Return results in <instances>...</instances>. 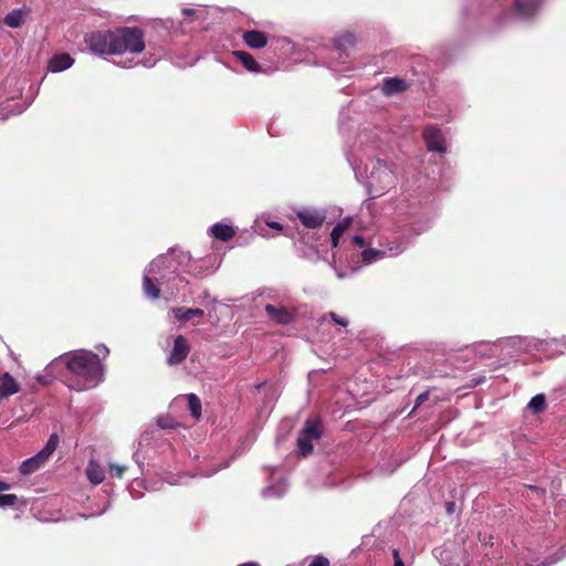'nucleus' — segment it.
<instances>
[{
    "mask_svg": "<svg viewBox=\"0 0 566 566\" xmlns=\"http://www.w3.org/2000/svg\"><path fill=\"white\" fill-rule=\"evenodd\" d=\"M484 380H485V377L484 376H480L479 378L473 379L472 384H470L469 387L473 388V387L478 386L479 384L483 382Z\"/></svg>",
    "mask_w": 566,
    "mask_h": 566,
    "instance_id": "39",
    "label": "nucleus"
},
{
    "mask_svg": "<svg viewBox=\"0 0 566 566\" xmlns=\"http://www.w3.org/2000/svg\"><path fill=\"white\" fill-rule=\"evenodd\" d=\"M255 391L258 395L263 394L264 396V406L271 403L275 397V388L273 385H268L266 382H261L255 386Z\"/></svg>",
    "mask_w": 566,
    "mask_h": 566,
    "instance_id": "24",
    "label": "nucleus"
},
{
    "mask_svg": "<svg viewBox=\"0 0 566 566\" xmlns=\"http://www.w3.org/2000/svg\"><path fill=\"white\" fill-rule=\"evenodd\" d=\"M126 467L125 465H119V464H116V463H111L109 464V474L114 478H123V474L124 472L126 471Z\"/></svg>",
    "mask_w": 566,
    "mask_h": 566,
    "instance_id": "29",
    "label": "nucleus"
},
{
    "mask_svg": "<svg viewBox=\"0 0 566 566\" xmlns=\"http://www.w3.org/2000/svg\"><path fill=\"white\" fill-rule=\"evenodd\" d=\"M356 43V38L353 33L346 32L342 34L338 39H336L335 44L338 49H345L346 46H352Z\"/></svg>",
    "mask_w": 566,
    "mask_h": 566,
    "instance_id": "28",
    "label": "nucleus"
},
{
    "mask_svg": "<svg viewBox=\"0 0 566 566\" xmlns=\"http://www.w3.org/2000/svg\"><path fill=\"white\" fill-rule=\"evenodd\" d=\"M218 470H213L211 473H209L208 475H211L213 473H217Z\"/></svg>",
    "mask_w": 566,
    "mask_h": 566,
    "instance_id": "53",
    "label": "nucleus"
},
{
    "mask_svg": "<svg viewBox=\"0 0 566 566\" xmlns=\"http://www.w3.org/2000/svg\"><path fill=\"white\" fill-rule=\"evenodd\" d=\"M528 408L534 413H542L546 409V398H545V395L544 394H538V395L534 396L530 400V402H528Z\"/></svg>",
    "mask_w": 566,
    "mask_h": 566,
    "instance_id": "26",
    "label": "nucleus"
},
{
    "mask_svg": "<svg viewBox=\"0 0 566 566\" xmlns=\"http://www.w3.org/2000/svg\"><path fill=\"white\" fill-rule=\"evenodd\" d=\"M539 7H541V2L537 0H531V1L516 0L515 1V9L523 17L534 15L537 12V10L539 9Z\"/></svg>",
    "mask_w": 566,
    "mask_h": 566,
    "instance_id": "18",
    "label": "nucleus"
},
{
    "mask_svg": "<svg viewBox=\"0 0 566 566\" xmlns=\"http://www.w3.org/2000/svg\"><path fill=\"white\" fill-rule=\"evenodd\" d=\"M172 313L180 322H188L192 317H202L205 312L201 308L174 307Z\"/></svg>",
    "mask_w": 566,
    "mask_h": 566,
    "instance_id": "19",
    "label": "nucleus"
},
{
    "mask_svg": "<svg viewBox=\"0 0 566 566\" xmlns=\"http://www.w3.org/2000/svg\"><path fill=\"white\" fill-rule=\"evenodd\" d=\"M423 139L429 151L444 154L447 151L446 139L440 128L427 126L423 129Z\"/></svg>",
    "mask_w": 566,
    "mask_h": 566,
    "instance_id": "7",
    "label": "nucleus"
},
{
    "mask_svg": "<svg viewBox=\"0 0 566 566\" xmlns=\"http://www.w3.org/2000/svg\"><path fill=\"white\" fill-rule=\"evenodd\" d=\"M268 317L277 325H289L295 321L297 312L293 307L266 304L264 307Z\"/></svg>",
    "mask_w": 566,
    "mask_h": 566,
    "instance_id": "6",
    "label": "nucleus"
},
{
    "mask_svg": "<svg viewBox=\"0 0 566 566\" xmlns=\"http://www.w3.org/2000/svg\"><path fill=\"white\" fill-rule=\"evenodd\" d=\"M99 352H102L104 354V356H107L109 350L108 348L104 345V344H101L96 347Z\"/></svg>",
    "mask_w": 566,
    "mask_h": 566,
    "instance_id": "43",
    "label": "nucleus"
},
{
    "mask_svg": "<svg viewBox=\"0 0 566 566\" xmlns=\"http://www.w3.org/2000/svg\"><path fill=\"white\" fill-rule=\"evenodd\" d=\"M328 316L331 317V319L333 322H335L336 324L340 325V326H344L346 327L348 325V321L346 318H343V317H339L336 313L334 312H329L328 313Z\"/></svg>",
    "mask_w": 566,
    "mask_h": 566,
    "instance_id": "33",
    "label": "nucleus"
},
{
    "mask_svg": "<svg viewBox=\"0 0 566 566\" xmlns=\"http://www.w3.org/2000/svg\"><path fill=\"white\" fill-rule=\"evenodd\" d=\"M429 396H430V390H426V391L421 392L416 399L413 409L419 408L423 402H426L429 399Z\"/></svg>",
    "mask_w": 566,
    "mask_h": 566,
    "instance_id": "32",
    "label": "nucleus"
},
{
    "mask_svg": "<svg viewBox=\"0 0 566 566\" xmlns=\"http://www.w3.org/2000/svg\"><path fill=\"white\" fill-rule=\"evenodd\" d=\"M190 352L188 340L182 335H178L174 340L172 350L170 352L167 363L170 366L182 363Z\"/></svg>",
    "mask_w": 566,
    "mask_h": 566,
    "instance_id": "8",
    "label": "nucleus"
},
{
    "mask_svg": "<svg viewBox=\"0 0 566 566\" xmlns=\"http://www.w3.org/2000/svg\"><path fill=\"white\" fill-rule=\"evenodd\" d=\"M86 475H87V479L94 485L102 483L105 478L104 469L95 460L88 461L87 467H86Z\"/></svg>",
    "mask_w": 566,
    "mask_h": 566,
    "instance_id": "17",
    "label": "nucleus"
},
{
    "mask_svg": "<svg viewBox=\"0 0 566 566\" xmlns=\"http://www.w3.org/2000/svg\"><path fill=\"white\" fill-rule=\"evenodd\" d=\"M104 365L98 355L77 349L54 358L45 368L48 376L59 378L70 389L83 391L104 380Z\"/></svg>",
    "mask_w": 566,
    "mask_h": 566,
    "instance_id": "1",
    "label": "nucleus"
},
{
    "mask_svg": "<svg viewBox=\"0 0 566 566\" xmlns=\"http://www.w3.org/2000/svg\"><path fill=\"white\" fill-rule=\"evenodd\" d=\"M254 229H255V232H260V233H262V231H263V228H262V227H260V226H259V223H258L256 221L254 222Z\"/></svg>",
    "mask_w": 566,
    "mask_h": 566,
    "instance_id": "46",
    "label": "nucleus"
},
{
    "mask_svg": "<svg viewBox=\"0 0 566 566\" xmlns=\"http://www.w3.org/2000/svg\"><path fill=\"white\" fill-rule=\"evenodd\" d=\"M371 179H378L379 181V191H385L386 189L394 186L395 177L394 172L388 169L385 165H379L373 172Z\"/></svg>",
    "mask_w": 566,
    "mask_h": 566,
    "instance_id": "12",
    "label": "nucleus"
},
{
    "mask_svg": "<svg viewBox=\"0 0 566 566\" xmlns=\"http://www.w3.org/2000/svg\"><path fill=\"white\" fill-rule=\"evenodd\" d=\"M353 242L359 248H364L366 245V241L361 235H355L353 238Z\"/></svg>",
    "mask_w": 566,
    "mask_h": 566,
    "instance_id": "37",
    "label": "nucleus"
},
{
    "mask_svg": "<svg viewBox=\"0 0 566 566\" xmlns=\"http://www.w3.org/2000/svg\"><path fill=\"white\" fill-rule=\"evenodd\" d=\"M242 40H243V42H244V43H247V44H248V31H243V33H242Z\"/></svg>",
    "mask_w": 566,
    "mask_h": 566,
    "instance_id": "47",
    "label": "nucleus"
},
{
    "mask_svg": "<svg viewBox=\"0 0 566 566\" xmlns=\"http://www.w3.org/2000/svg\"><path fill=\"white\" fill-rule=\"evenodd\" d=\"M559 559H560V557H555L553 555V556L547 557L545 560H543L538 566H552V565L556 564Z\"/></svg>",
    "mask_w": 566,
    "mask_h": 566,
    "instance_id": "34",
    "label": "nucleus"
},
{
    "mask_svg": "<svg viewBox=\"0 0 566 566\" xmlns=\"http://www.w3.org/2000/svg\"><path fill=\"white\" fill-rule=\"evenodd\" d=\"M392 556H394V560H401L399 551L396 548L392 551Z\"/></svg>",
    "mask_w": 566,
    "mask_h": 566,
    "instance_id": "45",
    "label": "nucleus"
},
{
    "mask_svg": "<svg viewBox=\"0 0 566 566\" xmlns=\"http://www.w3.org/2000/svg\"><path fill=\"white\" fill-rule=\"evenodd\" d=\"M260 70L259 62L250 55V72H260Z\"/></svg>",
    "mask_w": 566,
    "mask_h": 566,
    "instance_id": "36",
    "label": "nucleus"
},
{
    "mask_svg": "<svg viewBox=\"0 0 566 566\" xmlns=\"http://www.w3.org/2000/svg\"><path fill=\"white\" fill-rule=\"evenodd\" d=\"M85 43L98 55L140 53L145 49L144 32L136 27L92 32L85 36Z\"/></svg>",
    "mask_w": 566,
    "mask_h": 566,
    "instance_id": "2",
    "label": "nucleus"
},
{
    "mask_svg": "<svg viewBox=\"0 0 566 566\" xmlns=\"http://www.w3.org/2000/svg\"><path fill=\"white\" fill-rule=\"evenodd\" d=\"M132 63V60H127V61H119V62H116V65L120 66V67H132L133 65L130 64Z\"/></svg>",
    "mask_w": 566,
    "mask_h": 566,
    "instance_id": "41",
    "label": "nucleus"
},
{
    "mask_svg": "<svg viewBox=\"0 0 566 566\" xmlns=\"http://www.w3.org/2000/svg\"><path fill=\"white\" fill-rule=\"evenodd\" d=\"M448 511L451 513L453 511V503H448Z\"/></svg>",
    "mask_w": 566,
    "mask_h": 566,
    "instance_id": "50",
    "label": "nucleus"
},
{
    "mask_svg": "<svg viewBox=\"0 0 566 566\" xmlns=\"http://www.w3.org/2000/svg\"><path fill=\"white\" fill-rule=\"evenodd\" d=\"M297 218L308 229L319 228L325 219V212L319 210H303L297 212Z\"/></svg>",
    "mask_w": 566,
    "mask_h": 566,
    "instance_id": "9",
    "label": "nucleus"
},
{
    "mask_svg": "<svg viewBox=\"0 0 566 566\" xmlns=\"http://www.w3.org/2000/svg\"><path fill=\"white\" fill-rule=\"evenodd\" d=\"M21 389L19 382L8 371L0 375V399H6Z\"/></svg>",
    "mask_w": 566,
    "mask_h": 566,
    "instance_id": "11",
    "label": "nucleus"
},
{
    "mask_svg": "<svg viewBox=\"0 0 566 566\" xmlns=\"http://www.w3.org/2000/svg\"><path fill=\"white\" fill-rule=\"evenodd\" d=\"M158 426H159L160 428H164V429H166V428H172V427H174L172 422H171V421H169V420H168V418H165V417H160V418H158Z\"/></svg>",
    "mask_w": 566,
    "mask_h": 566,
    "instance_id": "35",
    "label": "nucleus"
},
{
    "mask_svg": "<svg viewBox=\"0 0 566 566\" xmlns=\"http://www.w3.org/2000/svg\"><path fill=\"white\" fill-rule=\"evenodd\" d=\"M394 566H405L402 560H395Z\"/></svg>",
    "mask_w": 566,
    "mask_h": 566,
    "instance_id": "49",
    "label": "nucleus"
},
{
    "mask_svg": "<svg viewBox=\"0 0 566 566\" xmlns=\"http://www.w3.org/2000/svg\"><path fill=\"white\" fill-rule=\"evenodd\" d=\"M266 227L277 230V231H282V229H283V227L279 222H275V221L266 222Z\"/></svg>",
    "mask_w": 566,
    "mask_h": 566,
    "instance_id": "38",
    "label": "nucleus"
},
{
    "mask_svg": "<svg viewBox=\"0 0 566 566\" xmlns=\"http://www.w3.org/2000/svg\"><path fill=\"white\" fill-rule=\"evenodd\" d=\"M196 13H197V11L195 9L186 8V9L182 10V14L186 15V17L193 15Z\"/></svg>",
    "mask_w": 566,
    "mask_h": 566,
    "instance_id": "42",
    "label": "nucleus"
},
{
    "mask_svg": "<svg viewBox=\"0 0 566 566\" xmlns=\"http://www.w3.org/2000/svg\"><path fill=\"white\" fill-rule=\"evenodd\" d=\"M217 261L218 259L214 254H208L199 259H192L189 254V261L184 263V272L193 276L208 275L217 269Z\"/></svg>",
    "mask_w": 566,
    "mask_h": 566,
    "instance_id": "5",
    "label": "nucleus"
},
{
    "mask_svg": "<svg viewBox=\"0 0 566 566\" xmlns=\"http://www.w3.org/2000/svg\"><path fill=\"white\" fill-rule=\"evenodd\" d=\"M74 64V59L69 53L54 54L48 63V70L52 73L63 72Z\"/></svg>",
    "mask_w": 566,
    "mask_h": 566,
    "instance_id": "10",
    "label": "nucleus"
},
{
    "mask_svg": "<svg viewBox=\"0 0 566 566\" xmlns=\"http://www.w3.org/2000/svg\"><path fill=\"white\" fill-rule=\"evenodd\" d=\"M352 223V218L347 217L338 222L332 230L331 239L332 245L336 248L338 245L339 238L344 234V232L349 228Z\"/></svg>",
    "mask_w": 566,
    "mask_h": 566,
    "instance_id": "21",
    "label": "nucleus"
},
{
    "mask_svg": "<svg viewBox=\"0 0 566 566\" xmlns=\"http://www.w3.org/2000/svg\"><path fill=\"white\" fill-rule=\"evenodd\" d=\"M231 55L235 57L245 70H248V52L237 50L232 51Z\"/></svg>",
    "mask_w": 566,
    "mask_h": 566,
    "instance_id": "30",
    "label": "nucleus"
},
{
    "mask_svg": "<svg viewBox=\"0 0 566 566\" xmlns=\"http://www.w3.org/2000/svg\"><path fill=\"white\" fill-rule=\"evenodd\" d=\"M193 63H195V60H191V61H189V62L176 61V64H177L179 67L191 66V65H193Z\"/></svg>",
    "mask_w": 566,
    "mask_h": 566,
    "instance_id": "40",
    "label": "nucleus"
},
{
    "mask_svg": "<svg viewBox=\"0 0 566 566\" xmlns=\"http://www.w3.org/2000/svg\"><path fill=\"white\" fill-rule=\"evenodd\" d=\"M209 234L219 241L228 242L234 237L235 230L231 224L217 222L209 228Z\"/></svg>",
    "mask_w": 566,
    "mask_h": 566,
    "instance_id": "13",
    "label": "nucleus"
},
{
    "mask_svg": "<svg viewBox=\"0 0 566 566\" xmlns=\"http://www.w3.org/2000/svg\"><path fill=\"white\" fill-rule=\"evenodd\" d=\"M27 15L28 12L24 9L18 8L6 14L3 23L9 28L17 29L25 22Z\"/></svg>",
    "mask_w": 566,
    "mask_h": 566,
    "instance_id": "15",
    "label": "nucleus"
},
{
    "mask_svg": "<svg viewBox=\"0 0 566 566\" xmlns=\"http://www.w3.org/2000/svg\"><path fill=\"white\" fill-rule=\"evenodd\" d=\"M323 433L324 427L318 417L306 419L296 439L298 455L306 458L312 454L314 450L313 442L318 441Z\"/></svg>",
    "mask_w": 566,
    "mask_h": 566,
    "instance_id": "4",
    "label": "nucleus"
},
{
    "mask_svg": "<svg viewBox=\"0 0 566 566\" xmlns=\"http://www.w3.org/2000/svg\"><path fill=\"white\" fill-rule=\"evenodd\" d=\"M189 261V253L170 249L153 260L144 271L143 291L150 300H158L160 286H167L184 272V263Z\"/></svg>",
    "mask_w": 566,
    "mask_h": 566,
    "instance_id": "3",
    "label": "nucleus"
},
{
    "mask_svg": "<svg viewBox=\"0 0 566 566\" xmlns=\"http://www.w3.org/2000/svg\"><path fill=\"white\" fill-rule=\"evenodd\" d=\"M185 399L188 402V408L190 411V415L196 419H200L201 417V401L195 394H188L185 396Z\"/></svg>",
    "mask_w": 566,
    "mask_h": 566,
    "instance_id": "22",
    "label": "nucleus"
},
{
    "mask_svg": "<svg viewBox=\"0 0 566 566\" xmlns=\"http://www.w3.org/2000/svg\"><path fill=\"white\" fill-rule=\"evenodd\" d=\"M156 62H157L156 59L147 60V61L144 62V65L147 66V67H153V66H155Z\"/></svg>",
    "mask_w": 566,
    "mask_h": 566,
    "instance_id": "44",
    "label": "nucleus"
},
{
    "mask_svg": "<svg viewBox=\"0 0 566 566\" xmlns=\"http://www.w3.org/2000/svg\"><path fill=\"white\" fill-rule=\"evenodd\" d=\"M60 442V438L56 433H52L46 441V444L38 453L46 461L52 453L56 450Z\"/></svg>",
    "mask_w": 566,
    "mask_h": 566,
    "instance_id": "23",
    "label": "nucleus"
},
{
    "mask_svg": "<svg viewBox=\"0 0 566 566\" xmlns=\"http://www.w3.org/2000/svg\"><path fill=\"white\" fill-rule=\"evenodd\" d=\"M250 566H260L258 563L250 562Z\"/></svg>",
    "mask_w": 566,
    "mask_h": 566,
    "instance_id": "51",
    "label": "nucleus"
},
{
    "mask_svg": "<svg viewBox=\"0 0 566 566\" xmlns=\"http://www.w3.org/2000/svg\"><path fill=\"white\" fill-rule=\"evenodd\" d=\"M407 88H408V85H407L406 81H403L402 78L388 77L384 82L382 93L386 96H391L397 93H402V92L407 91Z\"/></svg>",
    "mask_w": 566,
    "mask_h": 566,
    "instance_id": "14",
    "label": "nucleus"
},
{
    "mask_svg": "<svg viewBox=\"0 0 566 566\" xmlns=\"http://www.w3.org/2000/svg\"><path fill=\"white\" fill-rule=\"evenodd\" d=\"M268 44V36L264 32L250 30V49H261Z\"/></svg>",
    "mask_w": 566,
    "mask_h": 566,
    "instance_id": "25",
    "label": "nucleus"
},
{
    "mask_svg": "<svg viewBox=\"0 0 566 566\" xmlns=\"http://www.w3.org/2000/svg\"><path fill=\"white\" fill-rule=\"evenodd\" d=\"M331 563L327 557L323 555H316L312 559V562L308 564V566H329Z\"/></svg>",
    "mask_w": 566,
    "mask_h": 566,
    "instance_id": "31",
    "label": "nucleus"
},
{
    "mask_svg": "<svg viewBox=\"0 0 566 566\" xmlns=\"http://www.w3.org/2000/svg\"><path fill=\"white\" fill-rule=\"evenodd\" d=\"M38 380H39L40 382H42V384H45V385H46V384H49V381L45 379V376H40V377L38 378Z\"/></svg>",
    "mask_w": 566,
    "mask_h": 566,
    "instance_id": "48",
    "label": "nucleus"
},
{
    "mask_svg": "<svg viewBox=\"0 0 566 566\" xmlns=\"http://www.w3.org/2000/svg\"><path fill=\"white\" fill-rule=\"evenodd\" d=\"M45 462L41 454L36 453L33 457L22 461L19 467L21 474L27 475L35 472Z\"/></svg>",
    "mask_w": 566,
    "mask_h": 566,
    "instance_id": "16",
    "label": "nucleus"
},
{
    "mask_svg": "<svg viewBox=\"0 0 566 566\" xmlns=\"http://www.w3.org/2000/svg\"><path fill=\"white\" fill-rule=\"evenodd\" d=\"M385 255L384 251L377 249H365L361 253V261L366 264L373 263L377 259Z\"/></svg>",
    "mask_w": 566,
    "mask_h": 566,
    "instance_id": "27",
    "label": "nucleus"
},
{
    "mask_svg": "<svg viewBox=\"0 0 566 566\" xmlns=\"http://www.w3.org/2000/svg\"><path fill=\"white\" fill-rule=\"evenodd\" d=\"M530 489H531V490H534V491H535V490H537V488H536V486H530Z\"/></svg>",
    "mask_w": 566,
    "mask_h": 566,
    "instance_id": "52",
    "label": "nucleus"
},
{
    "mask_svg": "<svg viewBox=\"0 0 566 566\" xmlns=\"http://www.w3.org/2000/svg\"><path fill=\"white\" fill-rule=\"evenodd\" d=\"M11 489V484L0 480V507L14 506L18 503L15 494H2Z\"/></svg>",
    "mask_w": 566,
    "mask_h": 566,
    "instance_id": "20",
    "label": "nucleus"
}]
</instances>
